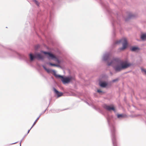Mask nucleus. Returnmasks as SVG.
I'll return each mask as SVG.
<instances>
[{"label":"nucleus","instance_id":"aec40b11","mask_svg":"<svg viewBox=\"0 0 146 146\" xmlns=\"http://www.w3.org/2000/svg\"><path fill=\"white\" fill-rule=\"evenodd\" d=\"M36 46L37 47L36 48H36H38L39 47V46L38 45H37Z\"/></svg>","mask_w":146,"mask_h":146},{"label":"nucleus","instance_id":"b1692460","mask_svg":"<svg viewBox=\"0 0 146 146\" xmlns=\"http://www.w3.org/2000/svg\"><path fill=\"white\" fill-rule=\"evenodd\" d=\"M30 130H29L28 131V133H29V131Z\"/></svg>","mask_w":146,"mask_h":146},{"label":"nucleus","instance_id":"7ed1b4c3","mask_svg":"<svg viewBox=\"0 0 146 146\" xmlns=\"http://www.w3.org/2000/svg\"><path fill=\"white\" fill-rule=\"evenodd\" d=\"M41 52L47 55V57L49 59H52L58 64L60 63V61L59 60L58 58L53 54L50 52H46L42 51Z\"/></svg>","mask_w":146,"mask_h":146},{"label":"nucleus","instance_id":"9d476101","mask_svg":"<svg viewBox=\"0 0 146 146\" xmlns=\"http://www.w3.org/2000/svg\"><path fill=\"white\" fill-rule=\"evenodd\" d=\"M141 38L143 40H145L146 39V34H143L141 36Z\"/></svg>","mask_w":146,"mask_h":146},{"label":"nucleus","instance_id":"5701e85b","mask_svg":"<svg viewBox=\"0 0 146 146\" xmlns=\"http://www.w3.org/2000/svg\"><path fill=\"white\" fill-rule=\"evenodd\" d=\"M104 60H107V59H105V57H104Z\"/></svg>","mask_w":146,"mask_h":146},{"label":"nucleus","instance_id":"20e7f679","mask_svg":"<svg viewBox=\"0 0 146 146\" xmlns=\"http://www.w3.org/2000/svg\"><path fill=\"white\" fill-rule=\"evenodd\" d=\"M117 43H121L122 44L123 47L120 48L119 49L121 50H123L126 48L127 46L128 43L127 39L125 38H123L117 42Z\"/></svg>","mask_w":146,"mask_h":146},{"label":"nucleus","instance_id":"f8f14e48","mask_svg":"<svg viewBox=\"0 0 146 146\" xmlns=\"http://www.w3.org/2000/svg\"><path fill=\"white\" fill-rule=\"evenodd\" d=\"M138 49H139V48L138 47H133L131 48V50L132 51H135Z\"/></svg>","mask_w":146,"mask_h":146},{"label":"nucleus","instance_id":"4468645a","mask_svg":"<svg viewBox=\"0 0 146 146\" xmlns=\"http://www.w3.org/2000/svg\"><path fill=\"white\" fill-rule=\"evenodd\" d=\"M49 64L52 66H59L58 65H57L54 64H52L51 63H49Z\"/></svg>","mask_w":146,"mask_h":146},{"label":"nucleus","instance_id":"f257e3e1","mask_svg":"<svg viewBox=\"0 0 146 146\" xmlns=\"http://www.w3.org/2000/svg\"><path fill=\"white\" fill-rule=\"evenodd\" d=\"M108 66H113L115 70L117 72L126 68L131 65L127 61H119L117 58L114 59L110 63L108 62Z\"/></svg>","mask_w":146,"mask_h":146},{"label":"nucleus","instance_id":"f03ea898","mask_svg":"<svg viewBox=\"0 0 146 146\" xmlns=\"http://www.w3.org/2000/svg\"><path fill=\"white\" fill-rule=\"evenodd\" d=\"M54 75L56 78H60L61 81L64 84L68 83L70 81L74 80L75 79L74 77H64L63 76L58 75L56 74V72L55 70L52 71Z\"/></svg>","mask_w":146,"mask_h":146},{"label":"nucleus","instance_id":"a211bd4d","mask_svg":"<svg viewBox=\"0 0 146 146\" xmlns=\"http://www.w3.org/2000/svg\"><path fill=\"white\" fill-rule=\"evenodd\" d=\"M98 92L99 93L100 92V90H98Z\"/></svg>","mask_w":146,"mask_h":146},{"label":"nucleus","instance_id":"412c9836","mask_svg":"<svg viewBox=\"0 0 146 146\" xmlns=\"http://www.w3.org/2000/svg\"><path fill=\"white\" fill-rule=\"evenodd\" d=\"M117 80H113V82H115Z\"/></svg>","mask_w":146,"mask_h":146},{"label":"nucleus","instance_id":"9b49d317","mask_svg":"<svg viewBox=\"0 0 146 146\" xmlns=\"http://www.w3.org/2000/svg\"><path fill=\"white\" fill-rule=\"evenodd\" d=\"M40 115L38 117L37 119L35 121V122H34V123L33 124L32 127L30 129V130L31 129V128L36 124V123H37V122L39 118H40Z\"/></svg>","mask_w":146,"mask_h":146},{"label":"nucleus","instance_id":"2eb2a0df","mask_svg":"<svg viewBox=\"0 0 146 146\" xmlns=\"http://www.w3.org/2000/svg\"><path fill=\"white\" fill-rule=\"evenodd\" d=\"M141 70L142 72H143L145 74H146V70L144 69L143 68H142Z\"/></svg>","mask_w":146,"mask_h":146},{"label":"nucleus","instance_id":"ddd939ff","mask_svg":"<svg viewBox=\"0 0 146 146\" xmlns=\"http://www.w3.org/2000/svg\"><path fill=\"white\" fill-rule=\"evenodd\" d=\"M43 67L44 68V69L47 72L49 73L51 72V70H50L49 69L46 68L44 66H43Z\"/></svg>","mask_w":146,"mask_h":146},{"label":"nucleus","instance_id":"423d86ee","mask_svg":"<svg viewBox=\"0 0 146 146\" xmlns=\"http://www.w3.org/2000/svg\"><path fill=\"white\" fill-rule=\"evenodd\" d=\"M35 57L38 59H42L44 58V56L40 54L37 53L35 54Z\"/></svg>","mask_w":146,"mask_h":146},{"label":"nucleus","instance_id":"4be33fe9","mask_svg":"<svg viewBox=\"0 0 146 146\" xmlns=\"http://www.w3.org/2000/svg\"><path fill=\"white\" fill-rule=\"evenodd\" d=\"M101 94L102 93H103V92H102V90H101Z\"/></svg>","mask_w":146,"mask_h":146},{"label":"nucleus","instance_id":"f3484780","mask_svg":"<svg viewBox=\"0 0 146 146\" xmlns=\"http://www.w3.org/2000/svg\"><path fill=\"white\" fill-rule=\"evenodd\" d=\"M35 3H36V4L38 5V6L39 5V3L36 1L35 0Z\"/></svg>","mask_w":146,"mask_h":146},{"label":"nucleus","instance_id":"6ab92c4d","mask_svg":"<svg viewBox=\"0 0 146 146\" xmlns=\"http://www.w3.org/2000/svg\"><path fill=\"white\" fill-rule=\"evenodd\" d=\"M99 84L100 86V81H99Z\"/></svg>","mask_w":146,"mask_h":146},{"label":"nucleus","instance_id":"1a4fd4ad","mask_svg":"<svg viewBox=\"0 0 146 146\" xmlns=\"http://www.w3.org/2000/svg\"><path fill=\"white\" fill-rule=\"evenodd\" d=\"M30 58L31 61H33L34 58H36L35 54V56H33L32 54H29Z\"/></svg>","mask_w":146,"mask_h":146},{"label":"nucleus","instance_id":"dca6fc26","mask_svg":"<svg viewBox=\"0 0 146 146\" xmlns=\"http://www.w3.org/2000/svg\"><path fill=\"white\" fill-rule=\"evenodd\" d=\"M123 116V115L122 114H118L117 115V117L118 118H120Z\"/></svg>","mask_w":146,"mask_h":146},{"label":"nucleus","instance_id":"39448f33","mask_svg":"<svg viewBox=\"0 0 146 146\" xmlns=\"http://www.w3.org/2000/svg\"><path fill=\"white\" fill-rule=\"evenodd\" d=\"M53 90L55 93L57 95L58 98L61 96L63 95L62 93L59 92L55 88H54Z\"/></svg>","mask_w":146,"mask_h":146},{"label":"nucleus","instance_id":"0eeeda50","mask_svg":"<svg viewBox=\"0 0 146 146\" xmlns=\"http://www.w3.org/2000/svg\"><path fill=\"white\" fill-rule=\"evenodd\" d=\"M106 108L108 110L110 111L111 110H113V111H115L114 107L113 105L111 106H106Z\"/></svg>","mask_w":146,"mask_h":146},{"label":"nucleus","instance_id":"6e6552de","mask_svg":"<svg viewBox=\"0 0 146 146\" xmlns=\"http://www.w3.org/2000/svg\"><path fill=\"white\" fill-rule=\"evenodd\" d=\"M108 84L107 83L105 82H101V87L102 88H107Z\"/></svg>","mask_w":146,"mask_h":146}]
</instances>
